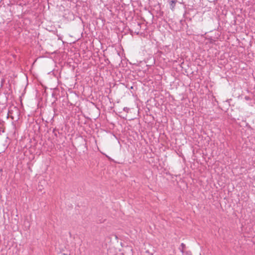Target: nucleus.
I'll return each mask as SVG.
<instances>
[{
	"mask_svg": "<svg viewBox=\"0 0 255 255\" xmlns=\"http://www.w3.org/2000/svg\"><path fill=\"white\" fill-rule=\"evenodd\" d=\"M176 3V0H172L170 1V5L171 6V8L172 10L174 9Z\"/></svg>",
	"mask_w": 255,
	"mask_h": 255,
	"instance_id": "f257e3e1",
	"label": "nucleus"
},
{
	"mask_svg": "<svg viewBox=\"0 0 255 255\" xmlns=\"http://www.w3.org/2000/svg\"><path fill=\"white\" fill-rule=\"evenodd\" d=\"M181 247L182 248V249H180V251L181 252L183 253V250H184V248H185V245L183 243H182L181 244Z\"/></svg>",
	"mask_w": 255,
	"mask_h": 255,
	"instance_id": "f03ea898",
	"label": "nucleus"
},
{
	"mask_svg": "<svg viewBox=\"0 0 255 255\" xmlns=\"http://www.w3.org/2000/svg\"><path fill=\"white\" fill-rule=\"evenodd\" d=\"M128 109L127 107L124 108V111L128 112Z\"/></svg>",
	"mask_w": 255,
	"mask_h": 255,
	"instance_id": "7ed1b4c3",
	"label": "nucleus"
},
{
	"mask_svg": "<svg viewBox=\"0 0 255 255\" xmlns=\"http://www.w3.org/2000/svg\"><path fill=\"white\" fill-rule=\"evenodd\" d=\"M245 99L247 100H249L250 99L249 97L246 96L245 97Z\"/></svg>",
	"mask_w": 255,
	"mask_h": 255,
	"instance_id": "20e7f679",
	"label": "nucleus"
},
{
	"mask_svg": "<svg viewBox=\"0 0 255 255\" xmlns=\"http://www.w3.org/2000/svg\"><path fill=\"white\" fill-rule=\"evenodd\" d=\"M139 25H140V24H139V23H138V24H137V26H139Z\"/></svg>",
	"mask_w": 255,
	"mask_h": 255,
	"instance_id": "39448f33",
	"label": "nucleus"
}]
</instances>
